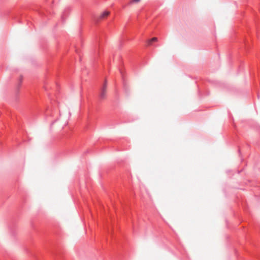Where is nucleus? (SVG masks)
<instances>
[{
    "instance_id": "f03ea898",
    "label": "nucleus",
    "mask_w": 260,
    "mask_h": 260,
    "mask_svg": "<svg viewBox=\"0 0 260 260\" xmlns=\"http://www.w3.org/2000/svg\"><path fill=\"white\" fill-rule=\"evenodd\" d=\"M109 14V12L108 11H105L102 14H101L100 16V19H105L106 17H107Z\"/></svg>"
},
{
    "instance_id": "39448f33",
    "label": "nucleus",
    "mask_w": 260,
    "mask_h": 260,
    "mask_svg": "<svg viewBox=\"0 0 260 260\" xmlns=\"http://www.w3.org/2000/svg\"><path fill=\"white\" fill-rule=\"evenodd\" d=\"M22 80V77H20V82H21Z\"/></svg>"
},
{
    "instance_id": "0eeeda50",
    "label": "nucleus",
    "mask_w": 260,
    "mask_h": 260,
    "mask_svg": "<svg viewBox=\"0 0 260 260\" xmlns=\"http://www.w3.org/2000/svg\"><path fill=\"white\" fill-rule=\"evenodd\" d=\"M99 20H101V19H100V17L99 18V19H98V21H99Z\"/></svg>"
},
{
    "instance_id": "20e7f679",
    "label": "nucleus",
    "mask_w": 260,
    "mask_h": 260,
    "mask_svg": "<svg viewBox=\"0 0 260 260\" xmlns=\"http://www.w3.org/2000/svg\"><path fill=\"white\" fill-rule=\"evenodd\" d=\"M140 0H130L129 2V4H132L134 3H138L140 2Z\"/></svg>"
},
{
    "instance_id": "7ed1b4c3",
    "label": "nucleus",
    "mask_w": 260,
    "mask_h": 260,
    "mask_svg": "<svg viewBox=\"0 0 260 260\" xmlns=\"http://www.w3.org/2000/svg\"><path fill=\"white\" fill-rule=\"evenodd\" d=\"M157 41V38L156 37H154V38H152L151 40H149L148 41L147 45L148 46L152 45V44L153 42H156Z\"/></svg>"
},
{
    "instance_id": "423d86ee",
    "label": "nucleus",
    "mask_w": 260,
    "mask_h": 260,
    "mask_svg": "<svg viewBox=\"0 0 260 260\" xmlns=\"http://www.w3.org/2000/svg\"><path fill=\"white\" fill-rule=\"evenodd\" d=\"M64 14H63L62 15V19H64Z\"/></svg>"
},
{
    "instance_id": "f257e3e1",
    "label": "nucleus",
    "mask_w": 260,
    "mask_h": 260,
    "mask_svg": "<svg viewBox=\"0 0 260 260\" xmlns=\"http://www.w3.org/2000/svg\"><path fill=\"white\" fill-rule=\"evenodd\" d=\"M107 81H105L100 92V98L101 100L104 99L106 95Z\"/></svg>"
}]
</instances>
